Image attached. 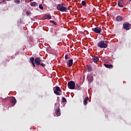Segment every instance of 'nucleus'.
I'll use <instances>...</instances> for the list:
<instances>
[{"instance_id": "f257e3e1", "label": "nucleus", "mask_w": 131, "mask_h": 131, "mask_svg": "<svg viewBox=\"0 0 131 131\" xmlns=\"http://www.w3.org/2000/svg\"><path fill=\"white\" fill-rule=\"evenodd\" d=\"M64 4H59L56 6L57 9L60 12H67V8L65 7Z\"/></svg>"}, {"instance_id": "f03ea898", "label": "nucleus", "mask_w": 131, "mask_h": 131, "mask_svg": "<svg viewBox=\"0 0 131 131\" xmlns=\"http://www.w3.org/2000/svg\"><path fill=\"white\" fill-rule=\"evenodd\" d=\"M97 46L99 47V48H101V49H106V48L108 47V44L105 43V41L102 40L98 43Z\"/></svg>"}, {"instance_id": "7ed1b4c3", "label": "nucleus", "mask_w": 131, "mask_h": 131, "mask_svg": "<svg viewBox=\"0 0 131 131\" xmlns=\"http://www.w3.org/2000/svg\"><path fill=\"white\" fill-rule=\"evenodd\" d=\"M68 87L70 90H75V82L74 81H70L68 83Z\"/></svg>"}, {"instance_id": "20e7f679", "label": "nucleus", "mask_w": 131, "mask_h": 131, "mask_svg": "<svg viewBox=\"0 0 131 131\" xmlns=\"http://www.w3.org/2000/svg\"><path fill=\"white\" fill-rule=\"evenodd\" d=\"M54 93L57 96H61L62 95V91L60 87L56 86H55V90L54 91Z\"/></svg>"}, {"instance_id": "39448f33", "label": "nucleus", "mask_w": 131, "mask_h": 131, "mask_svg": "<svg viewBox=\"0 0 131 131\" xmlns=\"http://www.w3.org/2000/svg\"><path fill=\"white\" fill-rule=\"evenodd\" d=\"M92 31H94L95 33H101L102 32V28L100 27H97L94 28H92Z\"/></svg>"}, {"instance_id": "423d86ee", "label": "nucleus", "mask_w": 131, "mask_h": 131, "mask_svg": "<svg viewBox=\"0 0 131 131\" xmlns=\"http://www.w3.org/2000/svg\"><path fill=\"white\" fill-rule=\"evenodd\" d=\"M130 24L128 23H125L123 24V27L125 30H129V29H130Z\"/></svg>"}, {"instance_id": "0eeeda50", "label": "nucleus", "mask_w": 131, "mask_h": 131, "mask_svg": "<svg viewBox=\"0 0 131 131\" xmlns=\"http://www.w3.org/2000/svg\"><path fill=\"white\" fill-rule=\"evenodd\" d=\"M40 62H41V59H40V57H36L35 59V63L36 65L37 66H39V64H40Z\"/></svg>"}, {"instance_id": "6e6552de", "label": "nucleus", "mask_w": 131, "mask_h": 131, "mask_svg": "<svg viewBox=\"0 0 131 131\" xmlns=\"http://www.w3.org/2000/svg\"><path fill=\"white\" fill-rule=\"evenodd\" d=\"M55 112L57 116H61V110H60V107H58L57 108H56Z\"/></svg>"}, {"instance_id": "1a4fd4ad", "label": "nucleus", "mask_w": 131, "mask_h": 131, "mask_svg": "<svg viewBox=\"0 0 131 131\" xmlns=\"http://www.w3.org/2000/svg\"><path fill=\"white\" fill-rule=\"evenodd\" d=\"M10 103L12 104L13 106L15 105L16 104V103H17L16 98H15V97H12V99L10 100Z\"/></svg>"}, {"instance_id": "9d476101", "label": "nucleus", "mask_w": 131, "mask_h": 131, "mask_svg": "<svg viewBox=\"0 0 131 131\" xmlns=\"http://www.w3.org/2000/svg\"><path fill=\"white\" fill-rule=\"evenodd\" d=\"M118 6L120 8H123V7L124 6V4L123 3V0H121V1H119L118 3Z\"/></svg>"}, {"instance_id": "9b49d317", "label": "nucleus", "mask_w": 131, "mask_h": 131, "mask_svg": "<svg viewBox=\"0 0 131 131\" xmlns=\"http://www.w3.org/2000/svg\"><path fill=\"white\" fill-rule=\"evenodd\" d=\"M35 59H34V57H32L30 58V61L31 62V63L33 65L34 68L35 67V64L34 63H35Z\"/></svg>"}, {"instance_id": "f8f14e48", "label": "nucleus", "mask_w": 131, "mask_h": 131, "mask_svg": "<svg viewBox=\"0 0 131 131\" xmlns=\"http://www.w3.org/2000/svg\"><path fill=\"white\" fill-rule=\"evenodd\" d=\"M99 61V57L98 56L95 55L93 57V62L94 63H97Z\"/></svg>"}, {"instance_id": "ddd939ff", "label": "nucleus", "mask_w": 131, "mask_h": 131, "mask_svg": "<svg viewBox=\"0 0 131 131\" xmlns=\"http://www.w3.org/2000/svg\"><path fill=\"white\" fill-rule=\"evenodd\" d=\"M104 66L106 67V68H108L109 69H112L113 68V65L112 64H107L106 63L103 64Z\"/></svg>"}, {"instance_id": "4468645a", "label": "nucleus", "mask_w": 131, "mask_h": 131, "mask_svg": "<svg viewBox=\"0 0 131 131\" xmlns=\"http://www.w3.org/2000/svg\"><path fill=\"white\" fill-rule=\"evenodd\" d=\"M73 64V59H71L69 60V63L68 64V66L69 67H71Z\"/></svg>"}, {"instance_id": "2eb2a0df", "label": "nucleus", "mask_w": 131, "mask_h": 131, "mask_svg": "<svg viewBox=\"0 0 131 131\" xmlns=\"http://www.w3.org/2000/svg\"><path fill=\"white\" fill-rule=\"evenodd\" d=\"M123 18L121 16H118L116 17V20L118 22H120L123 20Z\"/></svg>"}, {"instance_id": "dca6fc26", "label": "nucleus", "mask_w": 131, "mask_h": 131, "mask_svg": "<svg viewBox=\"0 0 131 131\" xmlns=\"http://www.w3.org/2000/svg\"><path fill=\"white\" fill-rule=\"evenodd\" d=\"M88 101H89V97H85V99L83 100L84 105L85 106L88 105Z\"/></svg>"}, {"instance_id": "f3484780", "label": "nucleus", "mask_w": 131, "mask_h": 131, "mask_svg": "<svg viewBox=\"0 0 131 131\" xmlns=\"http://www.w3.org/2000/svg\"><path fill=\"white\" fill-rule=\"evenodd\" d=\"M86 69L88 72H91V71L93 70V69H92V67H91V66L90 65L87 66Z\"/></svg>"}, {"instance_id": "a211bd4d", "label": "nucleus", "mask_w": 131, "mask_h": 131, "mask_svg": "<svg viewBox=\"0 0 131 131\" xmlns=\"http://www.w3.org/2000/svg\"><path fill=\"white\" fill-rule=\"evenodd\" d=\"M76 86L77 87V89L76 88L75 90H77V91H81V87H80L79 84H76Z\"/></svg>"}, {"instance_id": "6ab92c4d", "label": "nucleus", "mask_w": 131, "mask_h": 131, "mask_svg": "<svg viewBox=\"0 0 131 131\" xmlns=\"http://www.w3.org/2000/svg\"><path fill=\"white\" fill-rule=\"evenodd\" d=\"M31 7H36V2H34L31 3Z\"/></svg>"}, {"instance_id": "aec40b11", "label": "nucleus", "mask_w": 131, "mask_h": 131, "mask_svg": "<svg viewBox=\"0 0 131 131\" xmlns=\"http://www.w3.org/2000/svg\"><path fill=\"white\" fill-rule=\"evenodd\" d=\"M14 3L16 5H19V4H20V0H14Z\"/></svg>"}, {"instance_id": "412c9836", "label": "nucleus", "mask_w": 131, "mask_h": 131, "mask_svg": "<svg viewBox=\"0 0 131 131\" xmlns=\"http://www.w3.org/2000/svg\"><path fill=\"white\" fill-rule=\"evenodd\" d=\"M39 65L41 66L43 68H45L46 67V64L40 62Z\"/></svg>"}, {"instance_id": "4be33fe9", "label": "nucleus", "mask_w": 131, "mask_h": 131, "mask_svg": "<svg viewBox=\"0 0 131 131\" xmlns=\"http://www.w3.org/2000/svg\"><path fill=\"white\" fill-rule=\"evenodd\" d=\"M62 101L63 103H66V102H67V100L64 97L62 98Z\"/></svg>"}, {"instance_id": "5701e85b", "label": "nucleus", "mask_w": 131, "mask_h": 131, "mask_svg": "<svg viewBox=\"0 0 131 131\" xmlns=\"http://www.w3.org/2000/svg\"><path fill=\"white\" fill-rule=\"evenodd\" d=\"M81 4L82 6L84 7V6L86 5V3H85V1H82Z\"/></svg>"}, {"instance_id": "b1692460", "label": "nucleus", "mask_w": 131, "mask_h": 131, "mask_svg": "<svg viewBox=\"0 0 131 131\" xmlns=\"http://www.w3.org/2000/svg\"><path fill=\"white\" fill-rule=\"evenodd\" d=\"M39 9H40V10H43V7H42V5L41 4H40L39 5Z\"/></svg>"}, {"instance_id": "393cba45", "label": "nucleus", "mask_w": 131, "mask_h": 131, "mask_svg": "<svg viewBox=\"0 0 131 131\" xmlns=\"http://www.w3.org/2000/svg\"><path fill=\"white\" fill-rule=\"evenodd\" d=\"M48 19V15H46L43 17V20H46Z\"/></svg>"}, {"instance_id": "a878e982", "label": "nucleus", "mask_w": 131, "mask_h": 131, "mask_svg": "<svg viewBox=\"0 0 131 131\" xmlns=\"http://www.w3.org/2000/svg\"><path fill=\"white\" fill-rule=\"evenodd\" d=\"M48 19H51L52 18V16L51 15L48 14L47 15Z\"/></svg>"}, {"instance_id": "bb28decb", "label": "nucleus", "mask_w": 131, "mask_h": 131, "mask_svg": "<svg viewBox=\"0 0 131 131\" xmlns=\"http://www.w3.org/2000/svg\"><path fill=\"white\" fill-rule=\"evenodd\" d=\"M26 15H27L28 16H29L30 15V12L29 11H27Z\"/></svg>"}, {"instance_id": "cd10ccee", "label": "nucleus", "mask_w": 131, "mask_h": 131, "mask_svg": "<svg viewBox=\"0 0 131 131\" xmlns=\"http://www.w3.org/2000/svg\"><path fill=\"white\" fill-rule=\"evenodd\" d=\"M68 57H69V55H67L65 56V59L66 60H67V59H68Z\"/></svg>"}, {"instance_id": "c85d7f7f", "label": "nucleus", "mask_w": 131, "mask_h": 131, "mask_svg": "<svg viewBox=\"0 0 131 131\" xmlns=\"http://www.w3.org/2000/svg\"><path fill=\"white\" fill-rule=\"evenodd\" d=\"M53 24L54 25H55V26H56V25H57V23H56L55 21L53 22Z\"/></svg>"}, {"instance_id": "c756f323", "label": "nucleus", "mask_w": 131, "mask_h": 131, "mask_svg": "<svg viewBox=\"0 0 131 131\" xmlns=\"http://www.w3.org/2000/svg\"><path fill=\"white\" fill-rule=\"evenodd\" d=\"M50 23H54V22H55V21H54V20H50Z\"/></svg>"}, {"instance_id": "7c9ffc66", "label": "nucleus", "mask_w": 131, "mask_h": 131, "mask_svg": "<svg viewBox=\"0 0 131 131\" xmlns=\"http://www.w3.org/2000/svg\"><path fill=\"white\" fill-rule=\"evenodd\" d=\"M8 100V98H5L4 99H3V101H7Z\"/></svg>"}, {"instance_id": "2f4dec72", "label": "nucleus", "mask_w": 131, "mask_h": 131, "mask_svg": "<svg viewBox=\"0 0 131 131\" xmlns=\"http://www.w3.org/2000/svg\"><path fill=\"white\" fill-rule=\"evenodd\" d=\"M91 81H93V78H91Z\"/></svg>"}, {"instance_id": "473e14b6", "label": "nucleus", "mask_w": 131, "mask_h": 131, "mask_svg": "<svg viewBox=\"0 0 131 131\" xmlns=\"http://www.w3.org/2000/svg\"><path fill=\"white\" fill-rule=\"evenodd\" d=\"M26 1V0H25ZM33 0H30V2H33Z\"/></svg>"}, {"instance_id": "72a5a7b5", "label": "nucleus", "mask_w": 131, "mask_h": 131, "mask_svg": "<svg viewBox=\"0 0 131 131\" xmlns=\"http://www.w3.org/2000/svg\"><path fill=\"white\" fill-rule=\"evenodd\" d=\"M6 1H7V2H9V1H11V0H6Z\"/></svg>"}]
</instances>
